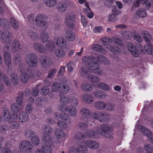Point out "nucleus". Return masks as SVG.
Listing matches in <instances>:
<instances>
[{
	"instance_id": "1",
	"label": "nucleus",
	"mask_w": 153,
	"mask_h": 153,
	"mask_svg": "<svg viewBox=\"0 0 153 153\" xmlns=\"http://www.w3.org/2000/svg\"><path fill=\"white\" fill-rule=\"evenodd\" d=\"M2 41L3 42L6 43L4 48V59L6 65L9 67L11 63V58L8 52L11 51L17 52L20 49V44L18 40H15L11 45V37L9 33L7 31L3 30L0 31Z\"/></svg>"
},
{
	"instance_id": "2",
	"label": "nucleus",
	"mask_w": 153,
	"mask_h": 153,
	"mask_svg": "<svg viewBox=\"0 0 153 153\" xmlns=\"http://www.w3.org/2000/svg\"><path fill=\"white\" fill-rule=\"evenodd\" d=\"M33 48L36 51L44 53L48 52H53L56 46L52 41L49 40L44 47L41 44L36 43L33 44Z\"/></svg>"
},
{
	"instance_id": "3",
	"label": "nucleus",
	"mask_w": 153,
	"mask_h": 153,
	"mask_svg": "<svg viewBox=\"0 0 153 153\" xmlns=\"http://www.w3.org/2000/svg\"><path fill=\"white\" fill-rule=\"evenodd\" d=\"M81 74L84 76L87 77V79L92 82H98L100 81V79L98 77L93 75L91 74L93 73L87 65H83L81 68Z\"/></svg>"
},
{
	"instance_id": "4",
	"label": "nucleus",
	"mask_w": 153,
	"mask_h": 153,
	"mask_svg": "<svg viewBox=\"0 0 153 153\" xmlns=\"http://www.w3.org/2000/svg\"><path fill=\"white\" fill-rule=\"evenodd\" d=\"M97 59L93 56L91 57L84 56L82 58V61L84 63H88V61L90 62H96L103 63L104 65H108L110 63L109 61L106 58L102 55H99L97 57Z\"/></svg>"
},
{
	"instance_id": "5",
	"label": "nucleus",
	"mask_w": 153,
	"mask_h": 153,
	"mask_svg": "<svg viewBox=\"0 0 153 153\" xmlns=\"http://www.w3.org/2000/svg\"><path fill=\"white\" fill-rule=\"evenodd\" d=\"M48 19L47 16L44 14H39L36 17L35 22L38 26L44 29H46L48 24L46 21Z\"/></svg>"
},
{
	"instance_id": "6",
	"label": "nucleus",
	"mask_w": 153,
	"mask_h": 153,
	"mask_svg": "<svg viewBox=\"0 0 153 153\" xmlns=\"http://www.w3.org/2000/svg\"><path fill=\"white\" fill-rule=\"evenodd\" d=\"M127 46L129 51L130 52L131 54L135 57H137L140 53L143 52V48L140 45L136 48L130 42H128L127 44Z\"/></svg>"
},
{
	"instance_id": "7",
	"label": "nucleus",
	"mask_w": 153,
	"mask_h": 153,
	"mask_svg": "<svg viewBox=\"0 0 153 153\" xmlns=\"http://www.w3.org/2000/svg\"><path fill=\"white\" fill-rule=\"evenodd\" d=\"M88 63H84L88 64L87 66L92 71L91 72H93L96 74L102 75V71L99 69V65L97 62H90L88 61Z\"/></svg>"
},
{
	"instance_id": "8",
	"label": "nucleus",
	"mask_w": 153,
	"mask_h": 153,
	"mask_svg": "<svg viewBox=\"0 0 153 153\" xmlns=\"http://www.w3.org/2000/svg\"><path fill=\"white\" fill-rule=\"evenodd\" d=\"M25 60L27 65L30 67H34L38 65L37 57L33 54L30 53L27 54Z\"/></svg>"
},
{
	"instance_id": "9",
	"label": "nucleus",
	"mask_w": 153,
	"mask_h": 153,
	"mask_svg": "<svg viewBox=\"0 0 153 153\" xmlns=\"http://www.w3.org/2000/svg\"><path fill=\"white\" fill-rule=\"evenodd\" d=\"M101 41L104 45H108L111 42L119 46H121L123 44L122 41L115 37H113L111 39L108 37H103L101 39Z\"/></svg>"
},
{
	"instance_id": "10",
	"label": "nucleus",
	"mask_w": 153,
	"mask_h": 153,
	"mask_svg": "<svg viewBox=\"0 0 153 153\" xmlns=\"http://www.w3.org/2000/svg\"><path fill=\"white\" fill-rule=\"evenodd\" d=\"M42 128L44 132V140L45 143L46 144L47 143L48 144V143L50 144L52 143V141L51 140V136L50 135V134L52 132V128L48 126H44L42 127Z\"/></svg>"
},
{
	"instance_id": "11",
	"label": "nucleus",
	"mask_w": 153,
	"mask_h": 153,
	"mask_svg": "<svg viewBox=\"0 0 153 153\" xmlns=\"http://www.w3.org/2000/svg\"><path fill=\"white\" fill-rule=\"evenodd\" d=\"M139 130L143 134L147 137H150L147 139L148 142L153 144V135L150 130L146 128L143 126L140 125L138 127Z\"/></svg>"
},
{
	"instance_id": "12",
	"label": "nucleus",
	"mask_w": 153,
	"mask_h": 153,
	"mask_svg": "<svg viewBox=\"0 0 153 153\" xmlns=\"http://www.w3.org/2000/svg\"><path fill=\"white\" fill-rule=\"evenodd\" d=\"M53 43L58 47L64 49L66 47V42L64 38L60 36H58L55 38L52 41Z\"/></svg>"
},
{
	"instance_id": "13",
	"label": "nucleus",
	"mask_w": 153,
	"mask_h": 153,
	"mask_svg": "<svg viewBox=\"0 0 153 153\" xmlns=\"http://www.w3.org/2000/svg\"><path fill=\"white\" fill-rule=\"evenodd\" d=\"M91 117L101 122H108L110 118L109 115L104 114L102 113H93Z\"/></svg>"
},
{
	"instance_id": "14",
	"label": "nucleus",
	"mask_w": 153,
	"mask_h": 153,
	"mask_svg": "<svg viewBox=\"0 0 153 153\" xmlns=\"http://www.w3.org/2000/svg\"><path fill=\"white\" fill-rule=\"evenodd\" d=\"M75 16L74 14H68L65 20V24L70 28L73 27L75 23Z\"/></svg>"
},
{
	"instance_id": "15",
	"label": "nucleus",
	"mask_w": 153,
	"mask_h": 153,
	"mask_svg": "<svg viewBox=\"0 0 153 153\" xmlns=\"http://www.w3.org/2000/svg\"><path fill=\"white\" fill-rule=\"evenodd\" d=\"M19 147L20 151H26L31 149L32 145L29 141H22L19 143Z\"/></svg>"
},
{
	"instance_id": "16",
	"label": "nucleus",
	"mask_w": 153,
	"mask_h": 153,
	"mask_svg": "<svg viewBox=\"0 0 153 153\" xmlns=\"http://www.w3.org/2000/svg\"><path fill=\"white\" fill-rule=\"evenodd\" d=\"M40 62L43 67L48 68L51 64L52 61L49 58L45 56H42L40 58Z\"/></svg>"
},
{
	"instance_id": "17",
	"label": "nucleus",
	"mask_w": 153,
	"mask_h": 153,
	"mask_svg": "<svg viewBox=\"0 0 153 153\" xmlns=\"http://www.w3.org/2000/svg\"><path fill=\"white\" fill-rule=\"evenodd\" d=\"M95 130L94 129L88 130L86 133V136L91 138H97L99 137V134H102V132L98 130V128L97 131Z\"/></svg>"
},
{
	"instance_id": "18",
	"label": "nucleus",
	"mask_w": 153,
	"mask_h": 153,
	"mask_svg": "<svg viewBox=\"0 0 153 153\" xmlns=\"http://www.w3.org/2000/svg\"><path fill=\"white\" fill-rule=\"evenodd\" d=\"M17 120L18 116L16 115L13 114L9 121L11 123L10 126L11 128L17 129L20 127V124L17 121Z\"/></svg>"
},
{
	"instance_id": "19",
	"label": "nucleus",
	"mask_w": 153,
	"mask_h": 153,
	"mask_svg": "<svg viewBox=\"0 0 153 153\" xmlns=\"http://www.w3.org/2000/svg\"><path fill=\"white\" fill-rule=\"evenodd\" d=\"M111 126L108 124L102 125L99 128H98V130H99L102 133V134H100V135H103L107 137H108V136L107 135H105V134L103 135V133L108 132L110 131H111ZM106 135H107V134H106ZM99 135H100V134H99Z\"/></svg>"
},
{
	"instance_id": "20",
	"label": "nucleus",
	"mask_w": 153,
	"mask_h": 153,
	"mask_svg": "<svg viewBox=\"0 0 153 153\" xmlns=\"http://www.w3.org/2000/svg\"><path fill=\"white\" fill-rule=\"evenodd\" d=\"M81 112L82 116L86 118L85 121L89 123L91 120L90 117L91 115L89 110L86 108H83L81 110Z\"/></svg>"
},
{
	"instance_id": "21",
	"label": "nucleus",
	"mask_w": 153,
	"mask_h": 153,
	"mask_svg": "<svg viewBox=\"0 0 153 153\" xmlns=\"http://www.w3.org/2000/svg\"><path fill=\"white\" fill-rule=\"evenodd\" d=\"M82 99L83 101L88 103H91L94 100V98L92 96L86 94L82 95Z\"/></svg>"
},
{
	"instance_id": "22",
	"label": "nucleus",
	"mask_w": 153,
	"mask_h": 153,
	"mask_svg": "<svg viewBox=\"0 0 153 153\" xmlns=\"http://www.w3.org/2000/svg\"><path fill=\"white\" fill-rule=\"evenodd\" d=\"M18 116V118L21 122H25L28 119V116L27 113L24 111L19 113L18 114V116Z\"/></svg>"
},
{
	"instance_id": "23",
	"label": "nucleus",
	"mask_w": 153,
	"mask_h": 153,
	"mask_svg": "<svg viewBox=\"0 0 153 153\" xmlns=\"http://www.w3.org/2000/svg\"><path fill=\"white\" fill-rule=\"evenodd\" d=\"M93 94L95 97L99 99H104L106 97V93L100 90H97L94 92Z\"/></svg>"
},
{
	"instance_id": "24",
	"label": "nucleus",
	"mask_w": 153,
	"mask_h": 153,
	"mask_svg": "<svg viewBox=\"0 0 153 153\" xmlns=\"http://www.w3.org/2000/svg\"><path fill=\"white\" fill-rule=\"evenodd\" d=\"M94 107L98 110H104L105 109L106 105L105 102L102 101H98L94 102Z\"/></svg>"
},
{
	"instance_id": "25",
	"label": "nucleus",
	"mask_w": 153,
	"mask_h": 153,
	"mask_svg": "<svg viewBox=\"0 0 153 153\" xmlns=\"http://www.w3.org/2000/svg\"><path fill=\"white\" fill-rule=\"evenodd\" d=\"M57 9L60 12H64L67 10V6L65 2H59L57 5Z\"/></svg>"
},
{
	"instance_id": "26",
	"label": "nucleus",
	"mask_w": 153,
	"mask_h": 153,
	"mask_svg": "<svg viewBox=\"0 0 153 153\" xmlns=\"http://www.w3.org/2000/svg\"><path fill=\"white\" fill-rule=\"evenodd\" d=\"M85 145L88 147L92 149H97L99 148V144L97 142L88 140L86 142Z\"/></svg>"
},
{
	"instance_id": "27",
	"label": "nucleus",
	"mask_w": 153,
	"mask_h": 153,
	"mask_svg": "<svg viewBox=\"0 0 153 153\" xmlns=\"http://www.w3.org/2000/svg\"><path fill=\"white\" fill-rule=\"evenodd\" d=\"M44 143L45 145L42 146V149H43L45 153H51L52 151V149L51 147V146L52 145V143L51 144L49 143H48V144H46L44 140Z\"/></svg>"
},
{
	"instance_id": "28",
	"label": "nucleus",
	"mask_w": 153,
	"mask_h": 153,
	"mask_svg": "<svg viewBox=\"0 0 153 153\" xmlns=\"http://www.w3.org/2000/svg\"><path fill=\"white\" fill-rule=\"evenodd\" d=\"M66 39L68 41H73L75 39L74 33L71 30L66 31L65 35Z\"/></svg>"
},
{
	"instance_id": "29",
	"label": "nucleus",
	"mask_w": 153,
	"mask_h": 153,
	"mask_svg": "<svg viewBox=\"0 0 153 153\" xmlns=\"http://www.w3.org/2000/svg\"><path fill=\"white\" fill-rule=\"evenodd\" d=\"M21 60V57L20 55L19 54H16L14 55V57L13 63L16 65H18L20 67V71H22L21 69V66H22L21 63H20Z\"/></svg>"
},
{
	"instance_id": "30",
	"label": "nucleus",
	"mask_w": 153,
	"mask_h": 153,
	"mask_svg": "<svg viewBox=\"0 0 153 153\" xmlns=\"http://www.w3.org/2000/svg\"><path fill=\"white\" fill-rule=\"evenodd\" d=\"M91 48L94 51H98L104 53H106L105 50L102 49V46L98 44H95L93 45Z\"/></svg>"
},
{
	"instance_id": "31",
	"label": "nucleus",
	"mask_w": 153,
	"mask_h": 153,
	"mask_svg": "<svg viewBox=\"0 0 153 153\" xmlns=\"http://www.w3.org/2000/svg\"><path fill=\"white\" fill-rule=\"evenodd\" d=\"M62 88V84L57 82H54L52 85L51 89L53 92H57Z\"/></svg>"
},
{
	"instance_id": "32",
	"label": "nucleus",
	"mask_w": 153,
	"mask_h": 153,
	"mask_svg": "<svg viewBox=\"0 0 153 153\" xmlns=\"http://www.w3.org/2000/svg\"><path fill=\"white\" fill-rule=\"evenodd\" d=\"M54 53L55 56L59 58H62L65 55L64 50L59 48L56 49L54 51Z\"/></svg>"
},
{
	"instance_id": "33",
	"label": "nucleus",
	"mask_w": 153,
	"mask_h": 153,
	"mask_svg": "<svg viewBox=\"0 0 153 153\" xmlns=\"http://www.w3.org/2000/svg\"><path fill=\"white\" fill-rule=\"evenodd\" d=\"M81 86L82 90L86 92H90L93 89L92 85L88 83H83Z\"/></svg>"
},
{
	"instance_id": "34",
	"label": "nucleus",
	"mask_w": 153,
	"mask_h": 153,
	"mask_svg": "<svg viewBox=\"0 0 153 153\" xmlns=\"http://www.w3.org/2000/svg\"><path fill=\"white\" fill-rule=\"evenodd\" d=\"M137 15L139 17L144 18L147 15L146 13L145 9L143 8H138L136 11Z\"/></svg>"
},
{
	"instance_id": "35",
	"label": "nucleus",
	"mask_w": 153,
	"mask_h": 153,
	"mask_svg": "<svg viewBox=\"0 0 153 153\" xmlns=\"http://www.w3.org/2000/svg\"><path fill=\"white\" fill-rule=\"evenodd\" d=\"M55 136L58 138H62L65 136V134L64 131L61 129L57 128L54 131Z\"/></svg>"
},
{
	"instance_id": "36",
	"label": "nucleus",
	"mask_w": 153,
	"mask_h": 153,
	"mask_svg": "<svg viewBox=\"0 0 153 153\" xmlns=\"http://www.w3.org/2000/svg\"><path fill=\"white\" fill-rule=\"evenodd\" d=\"M109 50L111 52L115 54L119 55L120 53V49L113 45H111L110 46Z\"/></svg>"
},
{
	"instance_id": "37",
	"label": "nucleus",
	"mask_w": 153,
	"mask_h": 153,
	"mask_svg": "<svg viewBox=\"0 0 153 153\" xmlns=\"http://www.w3.org/2000/svg\"><path fill=\"white\" fill-rule=\"evenodd\" d=\"M44 3L49 7H52L56 5V0H43Z\"/></svg>"
},
{
	"instance_id": "38",
	"label": "nucleus",
	"mask_w": 153,
	"mask_h": 153,
	"mask_svg": "<svg viewBox=\"0 0 153 153\" xmlns=\"http://www.w3.org/2000/svg\"><path fill=\"white\" fill-rule=\"evenodd\" d=\"M69 115L71 117L75 116L77 114V111L76 108L74 106H70L69 107V110L67 111Z\"/></svg>"
},
{
	"instance_id": "39",
	"label": "nucleus",
	"mask_w": 153,
	"mask_h": 153,
	"mask_svg": "<svg viewBox=\"0 0 153 153\" xmlns=\"http://www.w3.org/2000/svg\"><path fill=\"white\" fill-rule=\"evenodd\" d=\"M105 109L107 111H112L115 109L114 105L112 102H105Z\"/></svg>"
},
{
	"instance_id": "40",
	"label": "nucleus",
	"mask_w": 153,
	"mask_h": 153,
	"mask_svg": "<svg viewBox=\"0 0 153 153\" xmlns=\"http://www.w3.org/2000/svg\"><path fill=\"white\" fill-rule=\"evenodd\" d=\"M97 86L101 89L105 91H108L110 89L107 85L102 82L99 83Z\"/></svg>"
},
{
	"instance_id": "41",
	"label": "nucleus",
	"mask_w": 153,
	"mask_h": 153,
	"mask_svg": "<svg viewBox=\"0 0 153 153\" xmlns=\"http://www.w3.org/2000/svg\"><path fill=\"white\" fill-rule=\"evenodd\" d=\"M71 101V97L62 96L60 100V103L63 104H67Z\"/></svg>"
},
{
	"instance_id": "42",
	"label": "nucleus",
	"mask_w": 153,
	"mask_h": 153,
	"mask_svg": "<svg viewBox=\"0 0 153 153\" xmlns=\"http://www.w3.org/2000/svg\"><path fill=\"white\" fill-rule=\"evenodd\" d=\"M28 79V76L26 73L23 72L21 74L20 79L22 82L26 83L27 82Z\"/></svg>"
},
{
	"instance_id": "43",
	"label": "nucleus",
	"mask_w": 153,
	"mask_h": 153,
	"mask_svg": "<svg viewBox=\"0 0 153 153\" xmlns=\"http://www.w3.org/2000/svg\"><path fill=\"white\" fill-rule=\"evenodd\" d=\"M144 51L149 54H152L153 52V48L151 45H145L144 47Z\"/></svg>"
},
{
	"instance_id": "44",
	"label": "nucleus",
	"mask_w": 153,
	"mask_h": 153,
	"mask_svg": "<svg viewBox=\"0 0 153 153\" xmlns=\"http://www.w3.org/2000/svg\"><path fill=\"white\" fill-rule=\"evenodd\" d=\"M23 96L22 93V92H20L19 93L18 97L16 99V102L20 106H22L23 104Z\"/></svg>"
},
{
	"instance_id": "45",
	"label": "nucleus",
	"mask_w": 153,
	"mask_h": 153,
	"mask_svg": "<svg viewBox=\"0 0 153 153\" xmlns=\"http://www.w3.org/2000/svg\"><path fill=\"white\" fill-rule=\"evenodd\" d=\"M3 117V120H4L10 121L12 117H10V112L9 111L6 110L4 111Z\"/></svg>"
},
{
	"instance_id": "46",
	"label": "nucleus",
	"mask_w": 153,
	"mask_h": 153,
	"mask_svg": "<svg viewBox=\"0 0 153 153\" xmlns=\"http://www.w3.org/2000/svg\"><path fill=\"white\" fill-rule=\"evenodd\" d=\"M11 81L13 84L15 85L19 82L18 76L16 74H13L11 76Z\"/></svg>"
},
{
	"instance_id": "47",
	"label": "nucleus",
	"mask_w": 153,
	"mask_h": 153,
	"mask_svg": "<svg viewBox=\"0 0 153 153\" xmlns=\"http://www.w3.org/2000/svg\"><path fill=\"white\" fill-rule=\"evenodd\" d=\"M11 108L12 111L15 114L17 113L20 109L17 104L14 103L11 106Z\"/></svg>"
},
{
	"instance_id": "48",
	"label": "nucleus",
	"mask_w": 153,
	"mask_h": 153,
	"mask_svg": "<svg viewBox=\"0 0 153 153\" xmlns=\"http://www.w3.org/2000/svg\"><path fill=\"white\" fill-rule=\"evenodd\" d=\"M49 37L47 33L44 32L42 33L41 35V39L42 43H45L48 39Z\"/></svg>"
},
{
	"instance_id": "49",
	"label": "nucleus",
	"mask_w": 153,
	"mask_h": 153,
	"mask_svg": "<svg viewBox=\"0 0 153 153\" xmlns=\"http://www.w3.org/2000/svg\"><path fill=\"white\" fill-rule=\"evenodd\" d=\"M28 36L34 40L36 41L39 39V35L38 34L32 32H29L27 33Z\"/></svg>"
},
{
	"instance_id": "50",
	"label": "nucleus",
	"mask_w": 153,
	"mask_h": 153,
	"mask_svg": "<svg viewBox=\"0 0 153 153\" xmlns=\"http://www.w3.org/2000/svg\"><path fill=\"white\" fill-rule=\"evenodd\" d=\"M58 114L56 113L54 115V120L52 118H48L47 119V122L48 123L51 124H53V123H55L56 122V120H57L58 118Z\"/></svg>"
},
{
	"instance_id": "51",
	"label": "nucleus",
	"mask_w": 153,
	"mask_h": 153,
	"mask_svg": "<svg viewBox=\"0 0 153 153\" xmlns=\"http://www.w3.org/2000/svg\"><path fill=\"white\" fill-rule=\"evenodd\" d=\"M9 23L8 20L4 18H2L0 20V25L4 27H7Z\"/></svg>"
},
{
	"instance_id": "52",
	"label": "nucleus",
	"mask_w": 153,
	"mask_h": 153,
	"mask_svg": "<svg viewBox=\"0 0 153 153\" xmlns=\"http://www.w3.org/2000/svg\"><path fill=\"white\" fill-rule=\"evenodd\" d=\"M10 20L12 26L15 29H17L18 28L19 25L16 19L13 18H11L10 19Z\"/></svg>"
},
{
	"instance_id": "53",
	"label": "nucleus",
	"mask_w": 153,
	"mask_h": 153,
	"mask_svg": "<svg viewBox=\"0 0 153 153\" xmlns=\"http://www.w3.org/2000/svg\"><path fill=\"white\" fill-rule=\"evenodd\" d=\"M34 132L30 129H27L25 130V137H33L34 135Z\"/></svg>"
},
{
	"instance_id": "54",
	"label": "nucleus",
	"mask_w": 153,
	"mask_h": 153,
	"mask_svg": "<svg viewBox=\"0 0 153 153\" xmlns=\"http://www.w3.org/2000/svg\"><path fill=\"white\" fill-rule=\"evenodd\" d=\"M121 34L122 37L125 39H128L130 38L129 36L131 34V33L128 31L123 30L121 32Z\"/></svg>"
},
{
	"instance_id": "55",
	"label": "nucleus",
	"mask_w": 153,
	"mask_h": 153,
	"mask_svg": "<svg viewBox=\"0 0 153 153\" xmlns=\"http://www.w3.org/2000/svg\"><path fill=\"white\" fill-rule=\"evenodd\" d=\"M31 140L32 143L34 145H38L39 143V139L37 136L35 135L32 137Z\"/></svg>"
},
{
	"instance_id": "56",
	"label": "nucleus",
	"mask_w": 153,
	"mask_h": 153,
	"mask_svg": "<svg viewBox=\"0 0 153 153\" xmlns=\"http://www.w3.org/2000/svg\"><path fill=\"white\" fill-rule=\"evenodd\" d=\"M149 0H136L134 4V6L135 7H138L140 6V3L145 4Z\"/></svg>"
},
{
	"instance_id": "57",
	"label": "nucleus",
	"mask_w": 153,
	"mask_h": 153,
	"mask_svg": "<svg viewBox=\"0 0 153 153\" xmlns=\"http://www.w3.org/2000/svg\"><path fill=\"white\" fill-rule=\"evenodd\" d=\"M39 85H38L36 87L32 89V94L34 97H36L39 94V90L38 86Z\"/></svg>"
},
{
	"instance_id": "58",
	"label": "nucleus",
	"mask_w": 153,
	"mask_h": 153,
	"mask_svg": "<svg viewBox=\"0 0 153 153\" xmlns=\"http://www.w3.org/2000/svg\"><path fill=\"white\" fill-rule=\"evenodd\" d=\"M144 149L147 152V153H153V148L152 149L151 146L148 144L145 145Z\"/></svg>"
},
{
	"instance_id": "59",
	"label": "nucleus",
	"mask_w": 153,
	"mask_h": 153,
	"mask_svg": "<svg viewBox=\"0 0 153 153\" xmlns=\"http://www.w3.org/2000/svg\"><path fill=\"white\" fill-rule=\"evenodd\" d=\"M49 92V89L47 86H44L41 89L40 93L43 95L47 94Z\"/></svg>"
},
{
	"instance_id": "60",
	"label": "nucleus",
	"mask_w": 153,
	"mask_h": 153,
	"mask_svg": "<svg viewBox=\"0 0 153 153\" xmlns=\"http://www.w3.org/2000/svg\"><path fill=\"white\" fill-rule=\"evenodd\" d=\"M58 109L62 111H67L69 110V107L65 105H61L58 107Z\"/></svg>"
},
{
	"instance_id": "61",
	"label": "nucleus",
	"mask_w": 153,
	"mask_h": 153,
	"mask_svg": "<svg viewBox=\"0 0 153 153\" xmlns=\"http://www.w3.org/2000/svg\"><path fill=\"white\" fill-rule=\"evenodd\" d=\"M33 107L31 104L28 103L26 106L25 110L28 113H31L33 111Z\"/></svg>"
},
{
	"instance_id": "62",
	"label": "nucleus",
	"mask_w": 153,
	"mask_h": 153,
	"mask_svg": "<svg viewBox=\"0 0 153 153\" xmlns=\"http://www.w3.org/2000/svg\"><path fill=\"white\" fill-rule=\"evenodd\" d=\"M143 34L144 35L143 37L146 41L147 42H148L151 38V35L149 33L147 32H143Z\"/></svg>"
},
{
	"instance_id": "63",
	"label": "nucleus",
	"mask_w": 153,
	"mask_h": 153,
	"mask_svg": "<svg viewBox=\"0 0 153 153\" xmlns=\"http://www.w3.org/2000/svg\"><path fill=\"white\" fill-rule=\"evenodd\" d=\"M58 126L63 128H66L67 127L68 125L64 122L60 121L57 123Z\"/></svg>"
},
{
	"instance_id": "64",
	"label": "nucleus",
	"mask_w": 153,
	"mask_h": 153,
	"mask_svg": "<svg viewBox=\"0 0 153 153\" xmlns=\"http://www.w3.org/2000/svg\"><path fill=\"white\" fill-rule=\"evenodd\" d=\"M59 117L62 120H67L69 119L68 115L65 113H62L59 115Z\"/></svg>"
}]
</instances>
